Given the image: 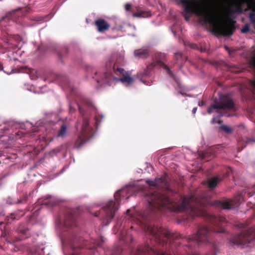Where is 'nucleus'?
Instances as JSON below:
<instances>
[{"label": "nucleus", "instance_id": "obj_1", "mask_svg": "<svg viewBox=\"0 0 255 255\" xmlns=\"http://www.w3.org/2000/svg\"><path fill=\"white\" fill-rule=\"evenodd\" d=\"M220 0H209L204 5H199L197 0H180L184 6V17L188 20L194 14L199 17L203 23L211 25L214 32L224 36L231 35L234 27L229 24L222 15H217L215 12Z\"/></svg>", "mask_w": 255, "mask_h": 255}, {"label": "nucleus", "instance_id": "obj_2", "mask_svg": "<svg viewBox=\"0 0 255 255\" xmlns=\"http://www.w3.org/2000/svg\"><path fill=\"white\" fill-rule=\"evenodd\" d=\"M206 201V199H201L195 195H191L183 199L178 209L179 211H187L192 216H204L206 214L205 210L199 205H204Z\"/></svg>", "mask_w": 255, "mask_h": 255}, {"label": "nucleus", "instance_id": "obj_3", "mask_svg": "<svg viewBox=\"0 0 255 255\" xmlns=\"http://www.w3.org/2000/svg\"><path fill=\"white\" fill-rule=\"evenodd\" d=\"M146 198L148 203V208L150 210L163 207L169 208L168 205L171 203V201L168 197L159 193L150 194L146 196Z\"/></svg>", "mask_w": 255, "mask_h": 255}, {"label": "nucleus", "instance_id": "obj_4", "mask_svg": "<svg viewBox=\"0 0 255 255\" xmlns=\"http://www.w3.org/2000/svg\"><path fill=\"white\" fill-rule=\"evenodd\" d=\"M145 232L148 235H151L157 243L163 244L164 242L162 238H168L170 232L166 229L159 227L157 225L152 224H146L144 227Z\"/></svg>", "mask_w": 255, "mask_h": 255}, {"label": "nucleus", "instance_id": "obj_5", "mask_svg": "<svg viewBox=\"0 0 255 255\" xmlns=\"http://www.w3.org/2000/svg\"><path fill=\"white\" fill-rule=\"evenodd\" d=\"M124 189H122L116 192L115 194L114 200L109 201L106 206L103 207V210L105 212V220L107 222L105 225H107L111 221L112 219L114 217L116 212L118 210L119 207V198L120 196V192H124Z\"/></svg>", "mask_w": 255, "mask_h": 255}, {"label": "nucleus", "instance_id": "obj_6", "mask_svg": "<svg viewBox=\"0 0 255 255\" xmlns=\"http://www.w3.org/2000/svg\"><path fill=\"white\" fill-rule=\"evenodd\" d=\"M255 239V229H249L237 235L232 239V243L235 245H245Z\"/></svg>", "mask_w": 255, "mask_h": 255}, {"label": "nucleus", "instance_id": "obj_7", "mask_svg": "<svg viewBox=\"0 0 255 255\" xmlns=\"http://www.w3.org/2000/svg\"><path fill=\"white\" fill-rule=\"evenodd\" d=\"M7 74L9 75L14 73H21L22 75L21 79L23 83L25 88L31 91V86L30 85L31 81L32 80V76L31 75V70L27 66L21 67L18 69L15 70H11L10 72H4Z\"/></svg>", "mask_w": 255, "mask_h": 255}, {"label": "nucleus", "instance_id": "obj_8", "mask_svg": "<svg viewBox=\"0 0 255 255\" xmlns=\"http://www.w3.org/2000/svg\"><path fill=\"white\" fill-rule=\"evenodd\" d=\"M234 108V104L233 101L229 97L223 96L220 97L219 102L216 104L212 105L208 109L207 112L211 114L213 109H232Z\"/></svg>", "mask_w": 255, "mask_h": 255}, {"label": "nucleus", "instance_id": "obj_9", "mask_svg": "<svg viewBox=\"0 0 255 255\" xmlns=\"http://www.w3.org/2000/svg\"><path fill=\"white\" fill-rule=\"evenodd\" d=\"M3 41L7 45L6 47L9 49H20L23 44L21 37L18 35H8L6 39L3 38Z\"/></svg>", "mask_w": 255, "mask_h": 255}, {"label": "nucleus", "instance_id": "obj_10", "mask_svg": "<svg viewBox=\"0 0 255 255\" xmlns=\"http://www.w3.org/2000/svg\"><path fill=\"white\" fill-rule=\"evenodd\" d=\"M92 130L93 128L89 125L88 119L84 118L81 126V132L77 139V141L79 140L81 142L80 145L87 140L86 137L92 134Z\"/></svg>", "mask_w": 255, "mask_h": 255}, {"label": "nucleus", "instance_id": "obj_11", "mask_svg": "<svg viewBox=\"0 0 255 255\" xmlns=\"http://www.w3.org/2000/svg\"><path fill=\"white\" fill-rule=\"evenodd\" d=\"M208 233V231L206 227H201L192 237L189 239L197 243H203L207 240Z\"/></svg>", "mask_w": 255, "mask_h": 255}, {"label": "nucleus", "instance_id": "obj_12", "mask_svg": "<svg viewBox=\"0 0 255 255\" xmlns=\"http://www.w3.org/2000/svg\"><path fill=\"white\" fill-rule=\"evenodd\" d=\"M117 71L121 74L123 76V77L121 78H114V80L117 82H121L122 83L124 84L126 86H129L134 82L133 78L130 77L129 74L123 68H118Z\"/></svg>", "mask_w": 255, "mask_h": 255}, {"label": "nucleus", "instance_id": "obj_13", "mask_svg": "<svg viewBox=\"0 0 255 255\" xmlns=\"http://www.w3.org/2000/svg\"><path fill=\"white\" fill-rule=\"evenodd\" d=\"M95 24L98 27V30L100 32H103L108 30L110 25L104 19H99L95 21Z\"/></svg>", "mask_w": 255, "mask_h": 255}, {"label": "nucleus", "instance_id": "obj_14", "mask_svg": "<svg viewBox=\"0 0 255 255\" xmlns=\"http://www.w3.org/2000/svg\"><path fill=\"white\" fill-rule=\"evenodd\" d=\"M146 182L151 186L163 187L166 185V181L162 178H156L154 180L148 179Z\"/></svg>", "mask_w": 255, "mask_h": 255}, {"label": "nucleus", "instance_id": "obj_15", "mask_svg": "<svg viewBox=\"0 0 255 255\" xmlns=\"http://www.w3.org/2000/svg\"><path fill=\"white\" fill-rule=\"evenodd\" d=\"M220 181V180L218 177L209 179L207 181L208 187L210 189H214L217 186Z\"/></svg>", "mask_w": 255, "mask_h": 255}, {"label": "nucleus", "instance_id": "obj_16", "mask_svg": "<svg viewBox=\"0 0 255 255\" xmlns=\"http://www.w3.org/2000/svg\"><path fill=\"white\" fill-rule=\"evenodd\" d=\"M219 204V206L224 209H230L235 205L234 201L232 200H229L223 203L220 202Z\"/></svg>", "mask_w": 255, "mask_h": 255}, {"label": "nucleus", "instance_id": "obj_17", "mask_svg": "<svg viewBox=\"0 0 255 255\" xmlns=\"http://www.w3.org/2000/svg\"><path fill=\"white\" fill-rule=\"evenodd\" d=\"M134 54L136 57L139 58H145L148 54L146 50H135Z\"/></svg>", "mask_w": 255, "mask_h": 255}, {"label": "nucleus", "instance_id": "obj_18", "mask_svg": "<svg viewBox=\"0 0 255 255\" xmlns=\"http://www.w3.org/2000/svg\"><path fill=\"white\" fill-rule=\"evenodd\" d=\"M148 15V13L144 11H140L132 14V16L136 17H145Z\"/></svg>", "mask_w": 255, "mask_h": 255}, {"label": "nucleus", "instance_id": "obj_19", "mask_svg": "<svg viewBox=\"0 0 255 255\" xmlns=\"http://www.w3.org/2000/svg\"><path fill=\"white\" fill-rule=\"evenodd\" d=\"M148 75V71L147 70H145L143 74H137V76L141 78V81H142L144 84L146 85H150L149 83H146V82L143 80V79Z\"/></svg>", "mask_w": 255, "mask_h": 255}, {"label": "nucleus", "instance_id": "obj_20", "mask_svg": "<svg viewBox=\"0 0 255 255\" xmlns=\"http://www.w3.org/2000/svg\"><path fill=\"white\" fill-rule=\"evenodd\" d=\"M66 127L65 125H63L61 126L60 130L59 131L58 135L59 136H64L66 134Z\"/></svg>", "mask_w": 255, "mask_h": 255}, {"label": "nucleus", "instance_id": "obj_21", "mask_svg": "<svg viewBox=\"0 0 255 255\" xmlns=\"http://www.w3.org/2000/svg\"><path fill=\"white\" fill-rule=\"evenodd\" d=\"M220 128L225 131L227 133H231L233 131L232 128L226 125H222L220 127Z\"/></svg>", "mask_w": 255, "mask_h": 255}, {"label": "nucleus", "instance_id": "obj_22", "mask_svg": "<svg viewBox=\"0 0 255 255\" xmlns=\"http://www.w3.org/2000/svg\"><path fill=\"white\" fill-rule=\"evenodd\" d=\"M250 30V26L248 24H246L244 27L242 29L241 31L243 33H246Z\"/></svg>", "mask_w": 255, "mask_h": 255}, {"label": "nucleus", "instance_id": "obj_23", "mask_svg": "<svg viewBox=\"0 0 255 255\" xmlns=\"http://www.w3.org/2000/svg\"><path fill=\"white\" fill-rule=\"evenodd\" d=\"M163 68L166 70L167 73L171 77H174V75L166 65L163 64Z\"/></svg>", "mask_w": 255, "mask_h": 255}, {"label": "nucleus", "instance_id": "obj_24", "mask_svg": "<svg viewBox=\"0 0 255 255\" xmlns=\"http://www.w3.org/2000/svg\"><path fill=\"white\" fill-rule=\"evenodd\" d=\"M250 20L254 24L255 28V13H252L250 15Z\"/></svg>", "mask_w": 255, "mask_h": 255}, {"label": "nucleus", "instance_id": "obj_25", "mask_svg": "<svg viewBox=\"0 0 255 255\" xmlns=\"http://www.w3.org/2000/svg\"><path fill=\"white\" fill-rule=\"evenodd\" d=\"M104 242L103 239H101V242H98L97 241L94 240L93 243L97 246L100 247L102 246V243Z\"/></svg>", "mask_w": 255, "mask_h": 255}, {"label": "nucleus", "instance_id": "obj_26", "mask_svg": "<svg viewBox=\"0 0 255 255\" xmlns=\"http://www.w3.org/2000/svg\"><path fill=\"white\" fill-rule=\"evenodd\" d=\"M211 123L212 124H214L216 123H220V121L217 118L214 117L212 119V120L211 121Z\"/></svg>", "mask_w": 255, "mask_h": 255}, {"label": "nucleus", "instance_id": "obj_27", "mask_svg": "<svg viewBox=\"0 0 255 255\" xmlns=\"http://www.w3.org/2000/svg\"><path fill=\"white\" fill-rule=\"evenodd\" d=\"M181 57V52H177L175 54V58L178 60V59Z\"/></svg>", "mask_w": 255, "mask_h": 255}, {"label": "nucleus", "instance_id": "obj_28", "mask_svg": "<svg viewBox=\"0 0 255 255\" xmlns=\"http://www.w3.org/2000/svg\"><path fill=\"white\" fill-rule=\"evenodd\" d=\"M131 8V5L129 3H127L125 5V8L127 10H128Z\"/></svg>", "mask_w": 255, "mask_h": 255}, {"label": "nucleus", "instance_id": "obj_29", "mask_svg": "<svg viewBox=\"0 0 255 255\" xmlns=\"http://www.w3.org/2000/svg\"><path fill=\"white\" fill-rule=\"evenodd\" d=\"M110 74L109 73H105L104 75V79L102 80V81H105L106 79L108 78V77L109 76Z\"/></svg>", "mask_w": 255, "mask_h": 255}, {"label": "nucleus", "instance_id": "obj_30", "mask_svg": "<svg viewBox=\"0 0 255 255\" xmlns=\"http://www.w3.org/2000/svg\"><path fill=\"white\" fill-rule=\"evenodd\" d=\"M232 9L230 7L228 8L227 9V11H226V14H229L230 13H232Z\"/></svg>", "mask_w": 255, "mask_h": 255}, {"label": "nucleus", "instance_id": "obj_31", "mask_svg": "<svg viewBox=\"0 0 255 255\" xmlns=\"http://www.w3.org/2000/svg\"><path fill=\"white\" fill-rule=\"evenodd\" d=\"M219 220L220 222H225L226 220V219L224 217H220Z\"/></svg>", "mask_w": 255, "mask_h": 255}, {"label": "nucleus", "instance_id": "obj_32", "mask_svg": "<svg viewBox=\"0 0 255 255\" xmlns=\"http://www.w3.org/2000/svg\"><path fill=\"white\" fill-rule=\"evenodd\" d=\"M69 224H70V221H65V223H64V225L65 226H69Z\"/></svg>", "mask_w": 255, "mask_h": 255}, {"label": "nucleus", "instance_id": "obj_33", "mask_svg": "<svg viewBox=\"0 0 255 255\" xmlns=\"http://www.w3.org/2000/svg\"><path fill=\"white\" fill-rule=\"evenodd\" d=\"M214 232H217V233H223L224 232V230L223 229H220V230H217V231H214Z\"/></svg>", "mask_w": 255, "mask_h": 255}, {"label": "nucleus", "instance_id": "obj_34", "mask_svg": "<svg viewBox=\"0 0 255 255\" xmlns=\"http://www.w3.org/2000/svg\"><path fill=\"white\" fill-rule=\"evenodd\" d=\"M197 108H194L192 110L193 113L195 114L196 112Z\"/></svg>", "mask_w": 255, "mask_h": 255}, {"label": "nucleus", "instance_id": "obj_35", "mask_svg": "<svg viewBox=\"0 0 255 255\" xmlns=\"http://www.w3.org/2000/svg\"><path fill=\"white\" fill-rule=\"evenodd\" d=\"M205 104L203 102H202L201 103H199V106H203Z\"/></svg>", "mask_w": 255, "mask_h": 255}, {"label": "nucleus", "instance_id": "obj_36", "mask_svg": "<svg viewBox=\"0 0 255 255\" xmlns=\"http://www.w3.org/2000/svg\"><path fill=\"white\" fill-rule=\"evenodd\" d=\"M79 110L80 113H82V108L81 107H79Z\"/></svg>", "mask_w": 255, "mask_h": 255}, {"label": "nucleus", "instance_id": "obj_37", "mask_svg": "<svg viewBox=\"0 0 255 255\" xmlns=\"http://www.w3.org/2000/svg\"><path fill=\"white\" fill-rule=\"evenodd\" d=\"M3 70V66L0 64V71Z\"/></svg>", "mask_w": 255, "mask_h": 255}, {"label": "nucleus", "instance_id": "obj_38", "mask_svg": "<svg viewBox=\"0 0 255 255\" xmlns=\"http://www.w3.org/2000/svg\"><path fill=\"white\" fill-rule=\"evenodd\" d=\"M11 218L12 219H15V217H13V215H11Z\"/></svg>", "mask_w": 255, "mask_h": 255}, {"label": "nucleus", "instance_id": "obj_39", "mask_svg": "<svg viewBox=\"0 0 255 255\" xmlns=\"http://www.w3.org/2000/svg\"><path fill=\"white\" fill-rule=\"evenodd\" d=\"M225 48L227 50H228V48H227V46H225Z\"/></svg>", "mask_w": 255, "mask_h": 255}, {"label": "nucleus", "instance_id": "obj_40", "mask_svg": "<svg viewBox=\"0 0 255 255\" xmlns=\"http://www.w3.org/2000/svg\"><path fill=\"white\" fill-rule=\"evenodd\" d=\"M97 82L98 83H99L100 82V81L99 80H97Z\"/></svg>", "mask_w": 255, "mask_h": 255}, {"label": "nucleus", "instance_id": "obj_41", "mask_svg": "<svg viewBox=\"0 0 255 255\" xmlns=\"http://www.w3.org/2000/svg\"><path fill=\"white\" fill-rule=\"evenodd\" d=\"M72 108H71V107H70V111H72Z\"/></svg>", "mask_w": 255, "mask_h": 255}, {"label": "nucleus", "instance_id": "obj_42", "mask_svg": "<svg viewBox=\"0 0 255 255\" xmlns=\"http://www.w3.org/2000/svg\"><path fill=\"white\" fill-rule=\"evenodd\" d=\"M129 211H127V213H128V214H129Z\"/></svg>", "mask_w": 255, "mask_h": 255}, {"label": "nucleus", "instance_id": "obj_43", "mask_svg": "<svg viewBox=\"0 0 255 255\" xmlns=\"http://www.w3.org/2000/svg\"><path fill=\"white\" fill-rule=\"evenodd\" d=\"M140 216H143L142 215H141V213H140Z\"/></svg>", "mask_w": 255, "mask_h": 255}, {"label": "nucleus", "instance_id": "obj_44", "mask_svg": "<svg viewBox=\"0 0 255 255\" xmlns=\"http://www.w3.org/2000/svg\"><path fill=\"white\" fill-rule=\"evenodd\" d=\"M32 79H33V80L34 79V76H33V75Z\"/></svg>", "mask_w": 255, "mask_h": 255}]
</instances>
